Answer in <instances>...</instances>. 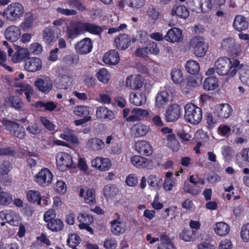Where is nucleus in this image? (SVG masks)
Segmentation results:
<instances>
[{
    "instance_id": "nucleus-5",
    "label": "nucleus",
    "mask_w": 249,
    "mask_h": 249,
    "mask_svg": "<svg viewBox=\"0 0 249 249\" xmlns=\"http://www.w3.org/2000/svg\"><path fill=\"white\" fill-rule=\"evenodd\" d=\"M190 45L194 49L195 54L197 57L204 56L208 49V44L201 36H194L192 38Z\"/></svg>"
},
{
    "instance_id": "nucleus-27",
    "label": "nucleus",
    "mask_w": 249,
    "mask_h": 249,
    "mask_svg": "<svg viewBox=\"0 0 249 249\" xmlns=\"http://www.w3.org/2000/svg\"><path fill=\"white\" fill-rule=\"evenodd\" d=\"M96 116L100 119H108L111 120L114 117L113 112L105 107H100L97 108Z\"/></svg>"
},
{
    "instance_id": "nucleus-24",
    "label": "nucleus",
    "mask_w": 249,
    "mask_h": 249,
    "mask_svg": "<svg viewBox=\"0 0 249 249\" xmlns=\"http://www.w3.org/2000/svg\"><path fill=\"white\" fill-rule=\"evenodd\" d=\"M233 27L236 30L240 32L248 28L249 22L244 16L237 15L234 18Z\"/></svg>"
},
{
    "instance_id": "nucleus-59",
    "label": "nucleus",
    "mask_w": 249,
    "mask_h": 249,
    "mask_svg": "<svg viewBox=\"0 0 249 249\" xmlns=\"http://www.w3.org/2000/svg\"><path fill=\"white\" fill-rule=\"evenodd\" d=\"M162 179L156 175H152L149 177L148 183L153 187H160L161 185Z\"/></svg>"
},
{
    "instance_id": "nucleus-6",
    "label": "nucleus",
    "mask_w": 249,
    "mask_h": 249,
    "mask_svg": "<svg viewBox=\"0 0 249 249\" xmlns=\"http://www.w3.org/2000/svg\"><path fill=\"white\" fill-rule=\"evenodd\" d=\"M57 166L59 170L65 171L69 167H74L71 155L65 152L59 153L56 158Z\"/></svg>"
},
{
    "instance_id": "nucleus-41",
    "label": "nucleus",
    "mask_w": 249,
    "mask_h": 249,
    "mask_svg": "<svg viewBox=\"0 0 249 249\" xmlns=\"http://www.w3.org/2000/svg\"><path fill=\"white\" fill-rule=\"evenodd\" d=\"M26 198L31 202H37L38 205H41V197L39 192L38 191H29L26 194Z\"/></svg>"
},
{
    "instance_id": "nucleus-36",
    "label": "nucleus",
    "mask_w": 249,
    "mask_h": 249,
    "mask_svg": "<svg viewBox=\"0 0 249 249\" xmlns=\"http://www.w3.org/2000/svg\"><path fill=\"white\" fill-rule=\"evenodd\" d=\"M169 100V94L166 91L159 92L156 98V106L160 108L166 105Z\"/></svg>"
},
{
    "instance_id": "nucleus-22",
    "label": "nucleus",
    "mask_w": 249,
    "mask_h": 249,
    "mask_svg": "<svg viewBox=\"0 0 249 249\" xmlns=\"http://www.w3.org/2000/svg\"><path fill=\"white\" fill-rule=\"evenodd\" d=\"M142 77L141 75H134L127 77L126 86L132 89H138L142 86Z\"/></svg>"
},
{
    "instance_id": "nucleus-1",
    "label": "nucleus",
    "mask_w": 249,
    "mask_h": 249,
    "mask_svg": "<svg viewBox=\"0 0 249 249\" xmlns=\"http://www.w3.org/2000/svg\"><path fill=\"white\" fill-rule=\"evenodd\" d=\"M242 66L238 60L231 61L227 57L219 58L214 63L215 69L218 74L228 75L230 77L234 76Z\"/></svg>"
},
{
    "instance_id": "nucleus-10",
    "label": "nucleus",
    "mask_w": 249,
    "mask_h": 249,
    "mask_svg": "<svg viewBox=\"0 0 249 249\" xmlns=\"http://www.w3.org/2000/svg\"><path fill=\"white\" fill-rule=\"evenodd\" d=\"M92 47V42L91 39L86 37L78 42L75 48L77 53L80 54H86L91 51Z\"/></svg>"
},
{
    "instance_id": "nucleus-23",
    "label": "nucleus",
    "mask_w": 249,
    "mask_h": 249,
    "mask_svg": "<svg viewBox=\"0 0 249 249\" xmlns=\"http://www.w3.org/2000/svg\"><path fill=\"white\" fill-rule=\"evenodd\" d=\"M0 218L3 220H5L6 222L11 225H16L18 224V216L15 213L11 210H4L0 213Z\"/></svg>"
},
{
    "instance_id": "nucleus-38",
    "label": "nucleus",
    "mask_w": 249,
    "mask_h": 249,
    "mask_svg": "<svg viewBox=\"0 0 249 249\" xmlns=\"http://www.w3.org/2000/svg\"><path fill=\"white\" fill-rule=\"evenodd\" d=\"M160 241L161 243L159 245L158 249H176L173 243L167 235L161 234L160 236Z\"/></svg>"
},
{
    "instance_id": "nucleus-60",
    "label": "nucleus",
    "mask_w": 249,
    "mask_h": 249,
    "mask_svg": "<svg viewBox=\"0 0 249 249\" xmlns=\"http://www.w3.org/2000/svg\"><path fill=\"white\" fill-rule=\"evenodd\" d=\"M12 201L11 196L6 192H0V205H7Z\"/></svg>"
},
{
    "instance_id": "nucleus-40",
    "label": "nucleus",
    "mask_w": 249,
    "mask_h": 249,
    "mask_svg": "<svg viewBox=\"0 0 249 249\" xmlns=\"http://www.w3.org/2000/svg\"><path fill=\"white\" fill-rule=\"evenodd\" d=\"M30 53L26 48H20L12 57L13 61L15 62H19L29 56Z\"/></svg>"
},
{
    "instance_id": "nucleus-39",
    "label": "nucleus",
    "mask_w": 249,
    "mask_h": 249,
    "mask_svg": "<svg viewBox=\"0 0 249 249\" xmlns=\"http://www.w3.org/2000/svg\"><path fill=\"white\" fill-rule=\"evenodd\" d=\"M131 162L135 167L140 168H145L148 164L147 159L138 155L133 156L131 158Z\"/></svg>"
},
{
    "instance_id": "nucleus-16",
    "label": "nucleus",
    "mask_w": 249,
    "mask_h": 249,
    "mask_svg": "<svg viewBox=\"0 0 249 249\" xmlns=\"http://www.w3.org/2000/svg\"><path fill=\"white\" fill-rule=\"evenodd\" d=\"M222 48L233 54H236L238 52L239 46L235 43L232 37L223 39L221 42Z\"/></svg>"
},
{
    "instance_id": "nucleus-58",
    "label": "nucleus",
    "mask_w": 249,
    "mask_h": 249,
    "mask_svg": "<svg viewBox=\"0 0 249 249\" xmlns=\"http://www.w3.org/2000/svg\"><path fill=\"white\" fill-rule=\"evenodd\" d=\"M27 131L30 134L37 135L41 133V129L37 123L30 124L26 128Z\"/></svg>"
},
{
    "instance_id": "nucleus-7",
    "label": "nucleus",
    "mask_w": 249,
    "mask_h": 249,
    "mask_svg": "<svg viewBox=\"0 0 249 249\" xmlns=\"http://www.w3.org/2000/svg\"><path fill=\"white\" fill-rule=\"evenodd\" d=\"M34 85L39 91L47 94L52 89L53 83L49 77L42 76L35 81Z\"/></svg>"
},
{
    "instance_id": "nucleus-3",
    "label": "nucleus",
    "mask_w": 249,
    "mask_h": 249,
    "mask_svg": "<svg viewBox=\"0 0 249 249\" xmlns=\"http://www.w3.org/2000/svg\"><path fill=\"white\" fill-rule=\"evenodd\" d=\"M184 110V118L188 122L193 124H197L201 122L202 112L200 107L189 103L185 106Z\"/></svg>"
},
{
    "instance_id": "nucleus-56",
    "label": "nucleus",
    "mask_w": 249,
    "mask_h": 249,
    "mask_svg": "<svg viewBox=\"0 0 249 249\" xmlns=\"http://www.w3.org/2000/svg\"><path fill=\"white\" fill-rule=\"evenodd\" d=\"M80 238L76 233H71L67 239V244L70 247H76L80 243Z\"/></svg>"
},
{
    "instance_id": "nucleus-52",
    "label": "nucleus",
    "mask_w": 249,
    "mask_h": 249,
    "mask_svg": "<svg viewBox=\"0 0 249 249\" xmlns=\"http://www.w3.org/2000/svg\"><path fill=\"white\" fill-rule=\"evenodd\" d=\"M36 106L37 107H44L47 110L53 111L56 108L57 104L54 102L38 101L36 103Z\"/></svg>"
},
{
    "instance_id": "nucleus-50",
    "label": "nucleus",
    "mask_w": 249,
    "mask_h": 249,
    "mask_svg": "<svg viewBox=\"0 0 249 249\" xmlns=\"http://www.w3.org/2000/svg\"><path fill=\"white\" fill-rule=\"evenodd\" d=\"M118 189L115 185L108 184L105 186L104 194L106 197H111L116 195Z\"/></svg>"
},
{
    "instance_id": "nucleus-32",
    "label": "nucleus",
    "mask_w": 249,
    "mask_h": 249,
    "mask_svg": "<svg viewBox=\"0 0 249 249\" xmlns=\"http://www.w3.org/2000/svg\"><path fill=\"white\" fill-rule=\"evenodd\" d=\"M42 37L43 41L47 44L50 45L55 40L53 30L50 27L45 28L42 32Z\"/></svg>"
},
{
    "instance_id": "nucleus-15",
    "label": "nucleus",
    "mask_w": 249,
    "mask_h": 249,
    "mask_svg": "<svg viewBox=\"0 0 249 249\" xmlns=\"http://www.w3.org/2000/svg\"><path fill=\"white\" fill-rule=\"evenodd\" d=\"M21 35L19 28L15 25H11L8 27L4 32V36L6 39L14 42L18 40Z\"/></svg>"
},
{
    "instance_id": "nucleus-53",
    "label": "nucleus",
    "mask_w": 249,
    "mask_h": 249,
    "mask_svg": "<svg viewBox=\"0 0 249 249\" xmlns=\"http://www.w3.org/2000/svg\"><path fill=\"white\" fill-rule=\"evenodd\" d=\"M171 78L174 83L176 84H181L183 82V75L179 69H174L171 73Z\"/></svg>"
},
{
    "instance_id": "nucleus-61",
    "label": "nucleus",
    "mask_w": 249,
    "mask_h": 249,
    "mask_svg": "<svg viewBox=\"0 0 249 249\" xmlns=\"http://www.w3.org/2000/svg\"><path fill=\"white\" fill-rule=\"evenodd\" d=\"M234 151L229 146H225L222 148V154L225 160H229L233 154Z\"/></svg>"
},
{
    "instance_id": "nucleus-29",
    "label": "nucleus",
    "mask_w": 249,
    "mask_h": 249,
    "mask_svg": "<svg viewBox=\"0 0 249 249\" xmlns=\"http://www.w3.org/2000/svg\"><path fill=\"white\" fill-rule=\"evenodd\" d=\"M60 137L61 139L71 142L74 144L78 143V139L74 132L69 128H65L63 133L60 134Z\"/></svg>"
},
{
    "instance_id": "nucleus-33",
    "label": "nucleus",
    "mask_w": 249,
    "mask_h": 249,
    "mask_svg": "<svg viewBox=\"0 0 249 249\" xmlns=\"http://www.w3.org/2000/svg\"><path fill=\"white\" fill-rule=\"evenodd\" d=\"M112 233L116 235H119L124 233L125 230L124 224L117 219H114L111 222Z\"/></svg>"
},
{
    "instance_id": "nucleus-20",
    "label": "nucleus",
    "mask_w": 249,
    "mask_h": 249,
    "mask_svg": "<svg viewBox=\"0 0 249 249\" xmlns=\"http://www.w3.org/2000/svg\"><path fill=\"white\" fill-rule=\"evenodd\" d=\"M131 41V39L127 35L122 34L115 38L114 44L118 49L124 50L129 47Z\"/></svg>"
},
{
    "instance_id": "nucleus-21",
    "label": "nucleus",
    "mask_w": 249,
    "mask_h": 249,
    "mask_svg": "<svg viewBox=\"0 0 249 249\" xmlns=\"http://www.w3.org/2000/svg\"><path fill=\"white\" fill-rule=\"evenodd\" d=\"M135 148L139 154L144 156H149L152 153L150 144L146 141H142L136 142Z\"/></svg>"
},
{
    "instance_id": "nucleus-49",
    "label": "nucleus",
    "mask_w": 249,
    "mask_h": 249,
    "mask_svg": "<svg viewBox=\"0 0 249 249\" xmlns=\"http://www.w3.org/2000/svg\"><path fill=\"white\" fill-rule=\"evenodd\" d=\"M98 79L103 83H107L110 79V75L107 70L103 68L100 69L96 74Z\"/></svg>"
},
{
    "instance_id": "nucleus-25",
    "label": "nucleus",
    "mask_w": 249,
    "mask_h": 249,
    "mask_svg": "<svg viewBox=\"0 0 249 249\" xmlns=\"http://www.w3.org/2000/svg\"><path fill=\"white\" fill-rule=\"evenodd\" d=\"M149 128L147 126L141 123H137L133 125L131 129V132L134 137H140L145 136Z\"/></svg>"
},
{
    "instance_id": "nucleus-14",
    "label": "nucleus",
    "mask_w": 249,
    "mask_h": 249,
    "mask_svg": "<svg viewBox=\"0 0 249 249\" xmlns=\"http://www.w3.org/2000/svg\"><path fill=\"white\" fill-rule=\"evenodd\" d=\"M72 71L70 69L62 67L59 70V74L61 77V82L64 89H67L72 82Z\"/></svg>"
},
{
    "instance_id": "nucleus-42",
    "label": "nucleus",
    "mask_w": 249,
    "mask_h": 249,
    "mask_svg": "<svg viewBox=\"0 0 249 249\" xmlns=\"http://www.w3.org/2000/svg\"><path fill=\"white\" fill-rule=\"evenodd\" d=\"M218 87L217 79L214 76H210L207 78L203 83L204 89L210 90H214Z\"/></svg>"
},
{
    "instance_id": "nucleus-55",
    "label": "nucleus",
    "mask_w": 249,
    "mask_h": 249,
    "mask_svg": "<svg viewBox=\"0 0 249 249\" xmlns=\"http://www.w3.org/2000/svg\"><path fill=\"white\" fill-rule=\"evenodd\" d=\"M240 79L245 85L249 87V67L246 66L240 72Z\"/></svg>"
},
{
    "instance_id": "nucleus-37",
    "label": "nucleus",
    "mask_w": 249,
    "mask_h": 249,
    "mask_svg": "<svg viewBox=\"0 0 249 249\" xmlns=\"http://www.w3.org/2000/svg\"><path fill=\"white\" fill-rule=\"evenodd\" d=\"M87 145L92 150L98 151L104 147L105 144L103 141L97 138L90 139L88 142Z\"/></svg>"
},
{
    "instance_id": "nucleus-44",
    "label": "nucleus",
    "mask_w": 249,
    "mask_h": 249,
    "mask_svg": "<svg viewBox=\"0 0 249 249\" xmlns=\"http://www.w3.org/2000/svg\"><path fill=\"white\" fill-rule=\"evenodd\" d=\"M64 224L60 219H53L49 222L47 225V228L53 231H60L63 228Z\"/></svg>"
},
{
    "instance_id": "nucleus-51",
    "label": "nucleus",
    "mask_w": 249,
    "mask_h": 249,
    "mask_svg": "<svg viewBox=\"0 0 249 249\" xmlns=\"http://www.w3.org/2000/svg\"><path fill=\"white\" fill-rule=\"evenodd\" d=\"M186 69L187 71L192 74L197 73L199 70L198 63L194 60H189L186 64Z\"/></svg>"
},
{
    "instance_id": "nucleus-18",
    "label": "nucleus",
    "mask_w": 249,
    "mask_h": 249,
    "mask_svg": "<svg viewBox=\"0 0 249 249\" xmlns=\"http://www.w3.org/2000/svg\"><path fill=\"white\" fill-rule=\"evenodd\" d=\"M232 110L231 107L228 104H220L218 105L214 112L215 115L221 119L229 118L232 113Z\"/></svg>"
},
{
    "instance_id": "nucleus-48",
    "label": "nucleus",
    "mask_w": 249,
    "mask_h": 249,
    "mask_svg": "<svg viewBox=\"0 0 249 249\" xmlns=\"http://www.w3.org/2000/svg\"><path fill=\"white\" fill-rule=\"evenodd\" d=\"M85 203L90 205H95L96 203L95 198V190L94 189H89L87 190L84 197Z\"/></svg>"
},
{
    "instance_id": "nucleus-19",
    "label": "nucleus",
    "mask_w": 249,
    "mask_h": 249,
    "mask_svg": "<svg viewBox=\"0 0 249 249\" xmlns=\"http://www.w3.org/2000/svg\"><path fill=\"white\" fill-rule=\"evenodd\" d=\"M4 105L18 110H22L24 104L23 101L18 97L11 96L4 100Z\"/></svg>"
},
{
    "instance_id": "nucleus-64",
    "label": "nucleus",
    "mask_w": 249,
    "mask_h": 249,
    "mask_svg": "<svg viewBox=\"0 0 249 249\" xmlns=\"http://www.w3.org/2000/svg\"><path fill=\"white\" fill-rule=\"evenodd\" d=\"M241 237L244 242L249 241V223L243 225L241 228Z\"/></svg>"
},
{
    "instance_id": "nucleus-47",
    "label": "nucleus",
    "mask_w": 249,
    "mask_h": 249,
    "mask_svg": "<svg viewBox=\"0 0 249 249\" xmlns=\"http://www.w3.org/2000/svg\"><path fill=\"white\" fill-rule=\"evenodd\" d=\"M79 56L74 54L65 55L62 59L63 62L67 65H76L79 62Z\"/></svg>"
},
{
    "instance_id": "nucleus-8",
    "label": "nucleus",
    "mask_w": 249,
    "mask_h": 249,
    "mask_svg": "<svg viewBox=\"0 0 249 249\" xmlns=\"http://www.w3.org/2000/svg\"><path fill=\"white\" fill-rule=\"evenodd\" d=\"M53 174L47 168H44L36 175V181L40 186L46 187L51 183Z\"/></svg>"
},
{
    "instance_id": "nucleus-30",
    "label": "nucleus",
    "mask_w": 249,
    "mask_h": 249,
    "mask_svg": "<svg viewBox=\"0 0 249 249\" xmlns=\"http://www.w3.org/2000/svg\"><path fill=\"white\" fill-rule=\"evenodd\" d=\"M213 230L215 233L219 236H225L230 231V227L225 222H220L216 223L214 227Z\"/></svg>"
},
{
    "instance_id": "nucleus-28",
    "label": "nucleus",
    "mask_w": 249,
    "mask_h": 249,
    "mask_svg": "<svg viewBox=\"0 0 249 249\" xmlns=\"http://www.w3.org/2000/svg\"><path fill=\"white\" fill-rule=\"evenodd\" d=\"M119 55L117 52L111 50L107 52L103 58L104 63L110 65H115L119 62Z\"/></svg>"
},
{
    "instance_id": "nucleus-17",
    "label": "nucleus",
    "mask_w": 249,
    "mask_h": 249,
    "mask_svg": "<svg viewBox=\"0 0 249 249\" xmlns=\"http://www.w3.org/2000/svg\"><path fill=\"white\" fill-rule=\"evenodd\" d=\"M182 38V31L179 28L170 29L164 36V39L172 43L178 42Z\"/></svg>"
},
{
    "instance_id": "nucleus-11",
    "label": "nucleus",
    "mask_w": 249,
    "mask_h": 249,
    "mask_svg": "<svg viewBox=\"0 0 249 249\" xmlns=\"http://www.w3.org/2000/svg\"><path fill=\"white\" fill-rule=\"evenodd\" d=\"M180 116V108L179 106L174 104L169 106L166 109L165 117L168 122L177 121Z\"/></svg>"
},
{
    "instance_id": "nucleus-45",
    "label": "nucleus",
    "mask_w": 249,
    "mask_h": 249,
    "mask_svg": "<svg viewBox=\"0 0 249 249\" xmlns=\"http://www.w3.org/2000/svg\"><path fill=\"white\" fill-rule=\"evenodd\" d=\"M167 145L173 151H178L179 148V143L174 134H169L166 137Z\"/></svg>"
},
{
    "instance_id": "nucleus-54",
    "label": "nucleus",
    "mask_w": 249,
    "mask_h": 249,
    "mask_svg": "<svg viewBox=\"0 0 249 249\" xmlns=\"http://www.w3.org/2000/svg\"><path fill=\"white\" fill-rule=\"evenodd\" d=\"M215 0H199V1H197V2L200 3H198V6L200 7L202 12L206 13L211 9L212 3ZM196 4H197L196 3ZM196 5L197 6V5Z\"/></svg>"
},
{
    "instance_id": "nucleus-4",
    "label": "nucleus",
    "mask_w": 249,
    "mask_h": 249,
    "mask_svg": "<svg viewBox=\"0 0 249 249\" xmlns=\"http://www.w3.org/2000/svg\"><path fill=\"white\" fill-rule=\"evenodd\" d=\"M0 122L5 126L6 129L10 131L15 137L20 139H23L26 136L25 131L23 126L19 124L2 118Z\"/></svg>"
},
{
    "instance_id": "nucleus-31",
    "label": "nucleus",
    "mask_w": 249,
    "mask_h": 249,
    "mask_svg": "<svg viewBox=\"0 0 249 249\" xmlns=\"http://www.w3.org/2000/svg\"><path fill=\"white\" fill-rule=\"evenodd\" d=\"M172 15L173 16L176 15L179 18L186 19L189 16V11L185 6H175L173 7L172 10Z\"/></svg>"
},
{
    "instance_id": "nucleus-2",
    "label": "nucleus",
    "mask_w": 249,
    "mask_h": 249,
    "mask_svg": "<svg viewBox=\"0 0 249 249\" xmlns=\"http://www.w3.org/2000/svg\"><path fill=\"white\" fill-rule=\"evenodd\" d=\"M24 13L23 6L19 2H13L9 4L0 14L7 20L15 21L22 17Z\"/></svg>"
},
{
    "instance_id": "nucleus-46",
    "label": "nucleus",
    "mask_w": 249,
    "mask_h": 249,
    "mask_svg": "<svg viewBox=\"0 0 249 249\" xmlns=\"http://www.w3.org/2000/svg\"><path fill=\"white\" fill-rule=\"evenodd\" d=\"M183 189L185 193H189L193 196H196L201 192V189L198 186H192L186 182H184Z\"/></svg>"
},
{
    "instance_id": "nucleus-34",
    "label": "nucleus",
    "mask_w": 249,
    "mask_h": 249,
    "mask_svg": "<svg viewBox=\"0 0 249 249\" xmlns=\"http://www.w3.org/2000/svg\"><path fill=\"white\" fill-rule=\"evenodd\" d=\"M199 83L195 79L194 76L188 77L186 81L181 83V88L183 92L189 93L192 87H196L199 85Z\"/></svg>"
},
{
    "instance_id": "nucleus-12",
    "label": "nucleus",
    "mask_w": 249,
    "mask_h": 249,
    "mask_svg": "<svg viewBox=\"0 0 249 249\" xmlns=\"http://www.w3.org/2000/svg\"><path fill=\"white\" fill-rule=\"evenodd\" d=\"M91 165L101 171H106L110 168L111 163L109 159L98 157L91 160Z\"/></svg>"
},
{
    "instance_id": "nucleus-62",
    "label": "nucleus",
    "mask_w": 249,
    "mask_h": 249,
    "mask_svg": "<svg viewBox=\"0 0 249 249\" xmlns=\"http://www.w3.org/2000/svg\"><path fill=\"white\" fill-rule=\"evenodd\" d=\"M146 46L148 49L149 54H153L154 55H158L160 53V49L158 47L157 44L154 41L149 42Z\"/></svg>"
},
{
    "instance_id": "nucleus-35",
    "label": "nucleus",
    "mask_w": 249,
    "mask_h": 249,
    "mask_svg": "<svg viewBox=\"0 0 249 249\" xmlns=\"http://www.w3.org/2000/svg\"><path fill=\"white\" fill-rule=\"evenodd\" d=\"M146 98L142 93H133L130 95V101L136 106H140L146 102Z\"/></svg>"
},
{
    "instance_id": "nucleus-57",
    "label": "nucleus",
    "mask_w": 249,
    "mask_h": 249,
    "mask_svg": "<svg viewBox=\"0 0 249 249\" xmlns=\"http://www.w3.org/2000/svg\"><path fill=\"white\" fill-rule=\"evenodd\" d=\"M150 23H155L159 16V12L154 7L149 8L147 12Z\"/></svg>"
},
{
    "instance_id": "nucleus-63",
    "label": "nucleus",
    "mask_w": 249,
    "mask_h": 249,
    "mask_svg": "<svg viewBox=\"0 0 249 249\" xmlns=\"http://www.w3.org/2000/svg\"><path fill=\"white\" fill-rule=\"evenodd\" d=\"M12 168V164L9 161H4L0 165V173L2 175H7Z\"/></svg>"
},
{
    "instance_id": "nucleus-43",
    "label": "nucleus",
    "mask_w": 249,
    "mask_h": 249,
    "mask_svg": "<svg viewBox=\"0 0 249 249\" xmlns=\"http://www.w3.org/2000/svg\"><path fill=\"white\" fill-rule=\"evenodd\" d=\"M90 108L86 106H77L74 107V113L80 117H87L90 112Z\"/></svg>"
},
{
    "instance_id": "nucleus-9",
    "label": "nucleus",
    "mask_w": 249,
    "mask_h": 249,
    "mask_svg": "<svg viewBox=\"0 0 249 249\" xmlns=\"http://www.w3.org/2000/svg\"><path fill=\"white\" fill-rule=\"evenodd\" d=\"M83 33L82 22L72 21L67 27V34L69 38L74 39Z\"/></svg>"
},
{
    "instance_id": "nucleus-26",
    "label": "nucleus",
    "mask_w": 249,
    "mask_h": 249,
    "mask_svg": "<svg viewBox=\"0 0 249 249\" xmlns=\"http://www.w3.org/2000/svg\"><path fill=\"white\" fill-rule=\"evenodd\" d=\"M83 30L84 32H89L95 35H100L102 31L101 26L91 22H82Z\"/></svg>"
},
{
    "instance_id": "nucleus-13",
    "label": "nucleus",
    "mask_w": 249,
    "mask_h": 249,
    "mask_svg": "<svg viewBox=\"0 0 249 249\" xmlns=\"http://www.w3.org/2000/svg\"><path fill=\"white\" fill-rule=\"evenodd\" d=\"M42 67L41 60L37 57H30L24 60V68L30 72H35L39 70Z\"/></svg>"
}]
</instances>
